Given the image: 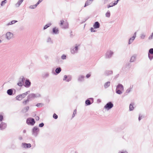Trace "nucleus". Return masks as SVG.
<instances>
[{
    "label": "nucleus",
    "instance_id": "obj_1",
    "mask_svg": "<svg viewBox=\"0 0 153 153\" xmlns=\"http://www.w3.org/2000/svg\"><path fill=\"white\" fill-rule=\"evenodd\" d=\"M28 96L30 100L31 99L41 97V95L39 93L36 94L32 93L29 94Z\"/></svg>",
    "mask_w": 153,
    "mask_h": 153
},
{
    "label": "nucleus",
    "instance_id": "obj_2",
    "mask_svg": "<svg viewBox=\"0 0 153 153\" xmlns=\"http://www.w3.org/2000/svg\"><path fill=\"white\" fill-rule=\"evenodd\" d=\"M39 128L37 126L34 127L32 129V134L36 137L39 132Z\"/></svg>",
    "mask_w": 153,
    "mask_h": 153
},
{
    "label": "nucleus",
    "instance_id": "obj_3",
    "mask_svg": "<svg viewBox=\"0 0 153 153\" xmlns=\"http://www.w3.org/2000/svg\"><path fill=\"white\" fill-rule=\"evenodd\" d=\"M60 26L63 29H65L68 28L69 26L68 23L67 22H64V20H61Z\"/></svg>",
    "mask_w": 153,
    "mask_h": 153
},
{
    "label": "nucleus",
    "instance_id": "obj_4",
    "mask_svg": "<svg viewBox=\"0 0 153 153\" xmlns=\"http://www.w3.org/2000/svg\"><path fill=\"white\" fill-rule=\"evenodd\" d=\"M26 123L28 125L33 126L35 123V122L33 118H29L27 119Z\"/></svg>",
    "mask_w": 153,
    "mask_h": 153
},
{
    "label": "nucleus",
    "instance_id": "obj_5",
    "mask_svg": "<svg viewBox=\"0 0 153 153\" xmlns=\"http://www.w3.org/2000/svg\"><path fill=\"white\" fill-rule=\"evenodd\" d=\"M114 105L111 102L107 103L104 106V108L107 110H108L113 107Z\"/></svg>",
    "mask_w": 153,
    "mask_h": 153
},
{
    "label": "nucleus",
    "instance_id": "obj_6",
    "mask_svg": "<svg viewBox=\"0 0 153 153\" xmlns=\"http://www.w3.org/2000/svg\"><path fill=\"white\" fill-rule=\"evenodd\" d=\"M25 80V78L23 76H21L19 79L17 85L19 86H22V85H24V82Z\"/></svg>",
    "mask_w": 153,
    "mask_h": 153
},
{
    "label": "nucleus",
    "instance_id": "obj_7",
    "mask_svg": "<svg viewBox=\"0 0 153 153\" xmlns=\"http://www.w3.org/2000/svg\"><path fill=\"white\" fill-rule=\"evenodd\" d=\"M148 57L149 59L151 60L153 58V48H150L148 53Z\"/></svg>",
    "mask_w": 153,
    "mask_h": 153
},
{
    "label": "nucleus",
    "instance_id": "obj_8",
    "mask_svg": "<svg viewBox=\"0 0 153 153\" xmlns=\"http://www.w3.org/2000/svg\"><path fill=\"white\" fill-rule=\"evenodd\" d=\"M31 84V83L30 80L27 79L25 81L24 85L26 88H29Z\"/></svg>",
    "mask_w": 153,
    "mask_h": 153
},
{
    "label": "nucleus",
    "instance_id": "obj_9",
    "mask_svg": "<svg viewBox=\"0 0 153 153\" xmlns=\"http://www.w3.org/2000/svg\"><path fill=\"white\" fill-rule=\"evenodd\" d=\"M6 38L8 40H10L13 37V34L10 32H8L6 34Z\"/></svg>",
    "mask_w": 153,
    "mask_h": 153
},
{
    "label": "nucleus",
    "instance_id": "obj_10",
    "mask_svg": "<svg viewBox=\"0 0 153 153\" xmlns=\"http://www.w3.org/2000/svg\"><path fill=\"white\" fill-rule=\"evenodd\" d=\"M113 54V52L111 51H108L106 52L105 55V58H110Z\"/></svg>",
    "mask_w": 153,
    "mask_h": 153
},
{
    "label": "nucleus",
    "instance_id": "obj_11",
    "mask_svg": "<svg viewBox=\"0 0 153 153\" xmlns=\"http://www.w3.org/2000/svg\"><path fill=\"white\" fill-rule=\"evenodd\" d=\"M7 127L6 124L3 122H2L0 124V129L1 130L4 129Z\"/></svg>",
    "mask_w": 153,
    "mask_h": 153
},
{
    "label": "nucleus",
    "instance_id": "obj_12",
    "mask_svg": "<svg viewBox=\"0 0 153 153\" xmlns=\"http://www.w3.org/2000/svg\"><path fill=\"white\" fill-rule=\"evenodd\" d=\"M116 89L121 90L122 91H124V87L123 85L120 84H119L117 86Z\"/></svg>",
    "mask_w": 153,
    "mask_h": 153
},
{
    "label": "nucleus",
    "instance_id": "obj_13",
    "mask_svg": "<svg viewBox=\"0 0 153 153\" xmlns=\"http://www.w3.org/2000/svg\"><path fill=\"white\" fill-rule=\"evenodd\" d=\"M22 145L23 148H30L31 146V145L30 143H23L22 144Z\"/></svg>",
    "mask_w": 153,
    "mask_h": 153
},
{
    "label": "nucleus",
    "instance_id": "obj_14",
    "mask_svg": "<svg viewBox=\"0 0 153 153\" xmlns=\"http://www.w3.org/2000/svg\"><path fill=\"white\" fill-rule=\"evenodd\" d=\"M79 48H71V52L72 54H75L78 53Z\"/></svg>",
    "mask_w": 153,
    "mask_h": 153
},
{
    "label": "nucleus",
    "instance_id": "obj_15",
    "mask_svg": "<svg viewBox=\"0 0 153 153\" xmlns=\"http://www.w3.org/2000/svg\"><path fill=\"white\" fill-rule=\"evenodd\" d=\"M136 32H135L134 33V36L131 37V38H130L129 40L128 41V44H131L133 41V40L135 39L136 36Z\"/></svg>",
    "mask_w": 153,
    "mask_h": 153
},
{
    "label": "nucleus",
    "instance_id": "obj_16",
    "mask_svg": "<svg viewBox=\"0 0 153 153\" xmlns=\"http://www.w3.org/2000/svg\"><path fill=\"white\" fill-rule=\"evenodd\" d=\"M52 31L53 33L55 34H58L59 33V30L56 27L53 28Z\"/></svg>",
    "mask_w": 153,
    "mask_h": 153
},
{
    "label": "nucleus",
    "instance_id": "obj_17",
    "mask_svg": "<svg viewBox=\"0 0 153 153\" xmlns=\"http://www.w3.org/2000/svg\"><path fill=\"white\" fill-rule=\"evenodd\" d=\"M100 24L98 22H95L93 25L94 27L95 28H98L100 27Z\"/></svg>",
    "mask_w": 153,
    "mask_h": 153
},
{
    "label": "nucleus",
    "instance_id": "obj_18",
    "mask_svg": "<svg viewBox=\"0 0 153 153\" xmlns=\"http://www.w3.org/2000/svg\"><path fill=\"white\" fill-rule=\"evenodd\" d=\"M29 108V107L28 106L25 107L22 109V111L23 113H25L28 111Z\"/></svg>",
    "mask_w": 153,
    "mask_h": 153
},
{
    "label": "nucleus",
    "instance_id": "obj_19",
    "mask_svg": "<svg viewBox=\"0 0 153 153\" xmlns=\"http://www.w3.org/2000/svg\"><path fill=\"white\" fill-rule=\"evenodd\" d=\"M85 76L83 75H80L78 78V80L79 81L81 82L84 80Z\"/></svg>",
    "mask_w": 153,
    "mask_h": 153
},
{
    "label": "nucleus",
    "instance_id": "obj_20",
    "mask_svg": "<svg viewBox=\"0 0 153 153\" xmlns=\"http://www.w3.org/2000/svg\"><path fill=\"white\" fill-rule=\"evenodd\" d=\"M13 90L11 89L8 90L7 91V94L9 95H12L13 94Z\"/></svg>",
    "mask_w": 153,
    "mask_h": 153
},
{
    "label": "nucleus",
    "instance_id": "obj_21",
    "mask_svg": "<svg viewBox=\"0 0 153 153\" xmlns=\"http://www.w3.org/2000/svg\"><path fill=\"white\" fill-rule=\"evenodd\" d=\"M24 0H20L18 1V2L16 4L15 6L16 7H19L20 5L22 3V2L24 1Z\"/></svg>",
    "mask_w": 153,
    "mask_h": 153
},
{
    "label": "nucleus",
    "instance_id": "obj_22",
    "mask_svg": "<svg viewBox=\"0 0 153 153\" xmlns=\"http://www.w3.org/2000/svg\"><path fill=\"white\" fill-rule=\"evenodd\" d=\"M110 82H107L105 83L104 84V86L105 88H108L110 85Z\"/></svg>",
    "mask_w": 153,
    "mask_h": 153
},
{
    "label": "nucleus",
    "instance_id": "obj_23",
    "mask_svg": "<svg viewBox=\"0 0 153 153\" xmlns=\"http://www.w3.org/2000/svg\"><path fill=\"white\" fill-rule=\"evenodd\" d=\"M17 22V21L13 20V21H11V22H9V23H7V26H9V25H12L13 24H14L15 23H16V22Z\"/></svg>",
    "mask_w": 153,
    "mask_h": 153
},
{
    "label": "nucleus",
    "instance_id": "obj_24",
    "mask_svg": "<svg viewBox=\"0 0 153 153\" xmlns=\"http://www.w3.org/2000/svg\"><path fill=\"white\" fill-rule=\"evenodd\" d=\"M30 100V98H29V97L27 96V99L26 100L23 101V103L24 105H26L27 104V103H28Z\"/></svg>",
    "mask_w": 153,
    "mask_h": 153
},
{
    "label": "nucleus",
    "instance_id": "obj_25",
    "mask_svg": "<svg viewBox=\"0 0 153 153\" xmlns=\"http://www.w3.org/2000/svg\"><path fill=\"white\" fill-rule=\"evenodd\" d=\"M136 56H135V55H134V56H131V57L130 60V62H134L136 59Z\"/></svg>",
    "mask_w": 153,
    "mask_h": 153
},
{
    "label": "nucleus",
    "instance_id": "obj_26",
    "mask_svg": "<svg viewBox=\"0 0 153 153\" xmlns=\"http://www.w3.org/2000/svg\"><path fill=\"white\" fill-rule=\"evenodd\" d=\"M61 69L60 67H58L55 70V72L57 74H59L61 71Z\"/></svg>",
    "mask_w": 153,
    "mask_h": 153
},
{
    "label": "nucleus",
    "instance_id": "obj_27",
    "mask_svg": "<svg viewBox=\"0 0 153 153\" xmlns=\"http://www.w3.org/2000/svg\"><path fill=\"white\" fill-rule=\"evenodd\" d=\"M91 2L89 0H87L85 3L84 7H85L91 4Z\"/></svg>",
    "mask_w": 153,
    "mask_h": 153
},
{
    "label": "nucleus",
    "instance_id": "obj_28",
    "mask_svg": "<svg viewBox=\"0 0 153 153\" xmlns=\"http://www.w3.org/2000/svg\"><path fill=\"white\" fill-rule=\"evenodd\" d=\"M16 100L19 101L22 100V97L21 96L20 94L19 95H18L16 97Z\"/></svg>",
    "mask_w": 153,
    "mask_h": 153
},
{
    "label": "nucleus",
    "instance_id": "obj_29",
    "mask_svg": "<svg viewBox=\"0 0 153 153\" xmlns=\"http://www.w3.org/2000/svg\"><path fill=\"white\" fill-rule=\"evenodd\" d=\"M122 91H122L121 90H119V89H116V93L117 94H122L123 93Z\"/></svg>",
    "mask_w": 153,
    "mask_h": 153
},
{
    "label": "nucleus",
    "instance_id": "obj_30",
    "mask_svg": "<svg viewBox=\"0 0 153 153\" xmlns=\"http://www.w3.org/2000/svg\"><path fill=\"white\" fill-rule=\"evenodd\" d=\"M112 74V71H107L105 72V74L106 75L108 76Z\"/></svg>",
    "mask_w": 153,
    "mask_h": 153
},
{
    "label": "nucleus",
    "instance_id": "obj_31",
    "mask_svg": "<svg viewBox=\"0 0 153 153\" xmlns=\"http://www.w3.org/2000/svg\"><path fill=\"white\" fill-rule=\"evenodd\" d=\"M37 5V4L35 5H30L29 7V8L31 9H34L35 8Z\"/></svg>",
    "mask_w": 153,
    "mask_h": 153
},
{
    "label": "nucleus",
    "instance_id": "obj_32",
    "mask_svg": "<svg viewBox=\"0 0 153 153\" xmlns=\"http://www.w3.org/2000/svg\"><path fill=\"white\" fill-rule=\"evenodd\" d=\"M85 103L87 105H89L91 104V101L88 99H87L85 101Z\"/></svg>",
    "mask_w": 153,
    "mask_h": 153
},
{
    "label": "nucleus",
    "instance_id": "obj_33",
    "mask_svg": "<svg viewBox=\"0 0 153 153\" xmlns=\"http://www.w3.org/2000/svg\"><path fill=\"white\" fill-rule=\"evenodd\" d=\"M49 76V73H46L44 74L43 76L44 78H46Z\"/></svg>",
    "mask_w": 153,
    "mask_h": 153
},
{
    "label": "nucleus",
    "instance_id": "obj_34",
    "mask_svg": "<svg viewBox=\"0 0 153 153\" xmlns=\"http://www.w3.org/2000/svg\"><path fill=\"white\" fill-rule=\"evenodd\" d=\"M110 11L108 10L107 11V12L105 13V16L109 18L110 16Z\"/></svg>",
    "mask_w": 153,
    "mask_h": 153
},
{
    "label": "nucleus",
    "instance_id": "obj_35",
    "mask_svg": "<svg viewBox=\"0 0 153 153\" xmlns=\"http://www.w3.org/2000/svg\"><path fill=\"white\" fill-rule=\"evenodd\" d=\"M67 80H66V81L68 82L71 80L72 79V77L71 76L68 75V76Z\"/></svg>",
    "mask_w": 153,
    "mask_h": 153
},
{
    "label": "nucleus",
    "instance_id": "obj_36",
    "mask_svg": "<svg viewBox=\"0 0 153 153\" xmlns=\"http://www.w3.org/2000/svg\"><path fill=\"white\" fill-rule=\"evenodd\" d=\"M51 25V23H50L45 25L44 27V30H45Z\"/></svg>",
    "mask_w": 153,
    "mask_h": 153
},
{
    "label": "nucleus",
    "instance_id": "obj_37",
    "mask_svg": "<svg viewBox=\"0 0 153 153\" xmlns=\"http://www.w3.org/2000/svg\"><path fill=\"white\" fill-rule=\"evenodd\" d=\"M44 105L42 103H37L36 105V106H37L38 107H42Z\"/></svg>",
    "mask_w": 153,
    "mask_h": 153
},
{
    "label": "nucleus",
    "instance_id": "obj_38",
    "mask_svg": "<svg viewBox=\"0 0 153 153\" xmlns=\"http://www.w3.org/2000/svg\"><path fill=\"white\" fill-rule=\"evenodd\" d=\"M7 2V0H4L1 1V6H3L4 4Z\"/></svg>",
    "mask_w": 153,
    "mask_h": 153
},
{
    "label": "nucleus",
    "instance_id": "obj_39",
    "mask_svg": "<svg viewBox=\"0 0 153 153\" xmlns=\"http://www.w3.org/2000/svg\"><path fill=\"white\" fill-rule=\"evenodd\" d=\"M134 109V107L131 104H130L129 105V109L130 111H132Z\"/></svg>",
    "mask_w": 153,
    "mask_h": 153
},
{
    "label": "nucleus",
    "instance_id": "obj_40",
    "mask_svg": "<svg viewBox=\"0 0 153 153\" xmlns=\"http://www.w3.org/2000/svg\"><path fill=\"white\" fill-rule=\"evenodd\" d=\"M76 112V109H75L74 110L73 114L72 116V118H73Z\"/></svg>",
    "mask_w": 153,
    "mask_h": 153
},
{
    "label": "nucleus",
    "instance_id": "obj_41",
    "mask_svg": "<svg viewBox=\"0 0 153 153\" xmlns=\"http://www.w3.org/2000/svg\"><path fill=\"white\" fill-rule=\"evenodd\" d=\"M53 117L55 119H56L58 118V116L56 114L54 113L53 115Z\"/></svg>",
    "mask_w": 153,
    "mask_h": 153
},
{
    "label": "nucleus",
    "instance_id": "obj_42",
    "mask_svg": "<svg viewBox=\"0 0 153 153\" xmlns=\"http://www.w3.org/2000/svg\"><path fill=\"white\" fill-rule=\"evenodd\" d=\"M20 95L22 97V99L25 98L26 96V95L25 93L22 94H20Z\"/></svg>",
    "mask_w": 153,
    "mask_h": 153
},
{
    "label": "nucleus",
    "instance_id": "obj_43",
    "mask_svg": "<svg viewBox=\"0 0 153 153\" xmlns=\"http://www.w3.org/2000/svg\"><path fill=\"white\" fill-rule=\"evenodd\" d=\"M61 58L63 59H66V56L63 54L61 56Z\"/></svg>",
    "mask_w": 153,
    "mask_h": 153
},
{
    "label": "nucleus",
    "instance_id": "obj_44",
    "mask_svg": "<svg viewBox=\"0 0 153 153\" xmlns=\"http://www.w3.org/2000/svg\"><path fill=\"white\" fill-rule=\"evenodd\" d=\"M114 6V5H113V3H110L109 5H108L107 7L108 8H109V7H112V6Z\"/></svg>",
    "mask_w": 153,
    "mask_h": 153
},
{
    "label": "nucleus",
    "instance_id": "obj_45",
    "mask_svg": "<svg viewBox=\"0 0 153 153\" xmlns=\"http://www.w3.org/2000/svg\"><path fill=\"white\" fill-rule=\"evenodd\" d=\"M3 119V116L2 115L0 114V122L2 121Z\"/></svg>",
    "mask_w": 153,
    "mask_h": 153
},
{
    "label": "nucleus",
    "instance_id": "obj_46",
    "mask_svg": "<svg viewBox=\"0 0 153 153\" xmlns=\"http://www.w3.org/2000/svg\"><path fill=\"white\" fill-rule=\"evenodd\" d=\"M44 126V124L43 123H42L39 124V127H42Z\"/></svg>",
    "mask_w": 153,
    "mask_h": 153
},
{
    "label": "nucleus",
    "instance_id": "obj_47",
    "mask_svg": "<svg viewBox=\"0 0 153 153\" xmlns=\"http://www.w3.org/2000/svg\"><path fill=\"white\" fill-rule=\"evenodd\" d=\"M68 77V76L66 75H65L64 76V78L63 79V80L66 81V80H67V79Z\"/></svg>",
    "mask_w": 153,
    "mask_h": 153
},
{
    "label": "nucleus",
    "instance_id": "obj_48",
    "mask_svg": "<svg viewBox=\"0 0 153 153\" xmlns=\"http://www.w3.org/2000/svg\"><path fill=\"white\" fill-rule=\"evenodd\" d=\"M145 36V35L144 34H141L140 37L141 39H143L144 38Z\"/></svg>",
    "mask_w": 153,
    "mask_h": 153
},
{
    "label": "nucleus",
    "instance_id": "obj_49",
    "mask_svg": "<svg viewBox=\"0 0 153 153\" xmlns=\"http://www.w3.org/2000/svg\"><path fill=\"white\" fill-rule=\"evenodd\" d=\"M43 0H39L38 2L36 3L37 5L39 4L41 2H42Z\"/></svg>",
    "mask_w": 153,
    "mask_h": 153
},
{
    "label": "nucleus",
    "instance_id": "obj_50",
    "mask_svg": "<svg viewBox=\"0 0 153 153\" xmlns=\"http://www.w3.org/2000/svg\"><path fill=\"white\" fill-rule=\"evenodd\" d=\"M131 91L130 90V89H129V88L127 89L126 91V93H129L130 91Z\"/></svg>",
    "mask_w": 153,
    "mask_h": 153
},
{
    "label": "nucleus",
    "instance_id": "obj_51",
    "mask_svg": "<svg viewBox=\"0 0 153 153\" xmlns=\"http://www.w3.org/2000/svg\"><path fill=\"white\" fill-rule=\"evenodd\" d=\"M91 32H95L96 31L95 30H94V29L92 28V27H91Z\"/></svg>",
    "mask_w": 153,
    "mask_h": 153
},
{
    "label": "nucleus",
    "instance_id": "obj_52",
    "mask_svg": "<svg viewBox=\"0 0 153 153\" xmlns=\"http://www.w3.org/2000/svg\"><path fill=\"white\" fill-rule=\"evenodd\" d=\"M51 38H50V37H49L48 38V39H47V42H50L51 41Z\"/></svg>",
    "mask_w": 153,
    "mask_h": 153
},
{
    "label": "nucleus",
    "instance_id": "obj_53",
    "mask_svg": "<svg viewBox=\"0 0 153 153\" xmlns=\"http://www.w3.org/2000/svg\"><path fill=\"white\" fill-rule=\"evenodd\" d=\"M91 75L90 74H88L86 75V77L87 78H88L89 77L91 76Z\"/></svg>",
    "mask_w": 153,
    "mask_h": 153
},
{
    "label": "nucleus",
    "instance_id": "obj_54",
    "mask_svg": "<svg viewBox=\"0 0 153 153\" xmlns=\"http://www.w3.org/2000/svg\"><path fill=\"white\" fill-rule=\"evenodd\" d=\"M153 35H152V34L149 37V39H152V37H153Z\"/></svg>",
    "mask_w": 153,
    "mask_h": 153
},
{
    "label": "nucleus",
    "instance_id": "obj_55",
    "mask_svg": "<svg viewBox=\"0 0 153 153\" xmlns=\"http://www.w3.org/2000/svg\"><path fill=\"white\" fill-rule=\"evenodd\" d=\"M45 58L46 60H47L48 59V57L47 56H45Z\"/></svg>",
    "mask_w": 153,
    "mask_h": 153
},
{
    "label": "nucleus",
    "instance_id": "obj_56",
    "mask_svg": "<svg viewBox=\"0 0 153 153\" xmlns=\"http://www.w3.org/2000/svg\"><path fill=\"white\" fill-rule=\"evenodd\" d=\"M30 92V91H28L25 93V94L27 95L28 94H29Z\"/></svg>",
    "mask_w": 153,
    "mask_h": 153
},
{
    "label": "nucleus",
    "instance_id": "obj_57",
    "mask_svg": "<svg viewBox=\"0 0 153 153\" xmlns=\"http://www.w3.org/2000/svg\"><path fill=\"white\" fill-rule=\"evenodd\" d=\"M19 139L20 140H21L22 139V136H20L19 137Z\"/></svg>",
    "mask_w": 153,
    "mask_h": 153
},
{
    "label": "nucleus",
    "instance_id": "obj_58",
    "mask_svg": "<svg viewBox=\"0 0 153 153\" xmlns=\"http://www.w3.org/2000/svg\"><path fill=\"white\" fill-rule=\"evenodd\" d=\"M36 120H39V117L38 116H36L35 118Z\"/></svg>",
    "mask_w": 153,
    "mask_h": 153
},
{
    "label": "nucleus",
    "instance_id": "obj_59",
    "mask_svg": "<svg viewBox=\"0 0 153 153\" xmlns=\"http://www.w3.org/2000/svg\"><path fill=\"white\" fill-rule=\"evenodd\" d=\"M79 44H76V46L74 48H78V47H79Z\"/></svg>",
    "mask_w": 153,
    "mask_h": 153
},
{
    "label": "nucleus",
    "instance_id": "obj_60",
    "mask_svg": "<svg viewBox=\"0 0 153 153\" xmlns=\"http://www.w3.org/2000/svg\"><path fill=\"white\" fill-rule=\"evenodd\" d=\"M133 85H132L131 86H130V88L129 89H130V90L131 91V90L133 88Z\"/></svg>",
    "mask_w": 153,
    "mask_h": 153
},
{
    "label": "nucleus",
    "instance_id": "obj_61",
    "mask_svg": "<svg viewBox=\"0 0 153 153\" xmlns=\"http://www.w3.org/2000/svg\"><path fill=\"white\" fill-rule=\"evenodd\" d=\"M141 119H142V117H140V115L139 116V118H138V120H139V121H140L141 120Z\"/></svg>",
    "mask_w": 153,
    "mask_h": 153
},
{
    "label": "nucleus",
    "instance_id": "obj_62",
    "mask_svg": "<svg viewBox=\"0 0 153 153\" xmlns=\"http://www.w3.org/2000/svg\"><path fill=\"white\" fill-rule=\"evenodd\" d=\"M119 153H127V152L126 151H125L124 152H119Z\"/></svg>",
    "mask_w": 153,
    "mask_h": 153
},
{
    "label": "nucleus",
    "instance_id": "obj_63",
    "mask_svg": "<svg viewBox=\"0 0 153 153\" xmlns=\"http://www.w3.org/2000/svg\"><path fill=\"white\" fill-rule=\"evenodd\" d=\"M26 132V131L25 130H24L23 131V133H25Z\"/></svg>",
    "mask_w": 153,
    "mask_h": 153
},
{
    "label": "nucleus",
    "instance_id": "obj_64",
    "mask_svg": "<svg viewBox=\"0 0 153 153\" xmlns=\"http://www.w3.org/2000/svg\"><path fill=\"white\" fill-rule=\"evenodd\" d=\"M16 92V90L14 89V94H15Z\"/></svg>",
    "mask_w": 153,
    "mask_h": 153
}]
</instances>
